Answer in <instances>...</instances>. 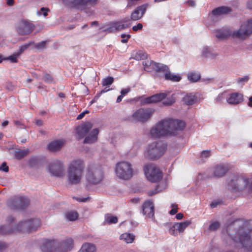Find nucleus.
Masks as SVG:
<instances>
[{
    "instance_id": "obj_46",
    "label": "nucleus",
    "mask_w": 252,
    "mask_h": 252,
    "mask_svg": "<svg viewBox=\"0 0 252 252\" xmlns=\"http://www.w3.org/2000/svg\"><path fill=\"white\" fill-rule=\"evenodd\" d=\"M171 207L172 208L170 211L169 213L171 215H174L176 214L178 212V205L176 204H172Z\"/></svg>"
},
{
    "instance_id": "obj_38",
    "label": "nucleus",
    "mask_w": 252,
    "mask_h": 252,
    "mask_svg": "<svg viewBox=\"0 0 252 252\" xmlns=\"http://www.w3.org/2000/svg\"><path fill=\"white\" fill-rule=\"evenodd\" d=\"M34 44V42L31 41L28 43H26L20 46L19 50L17 53L20 56L25 50L28 49L31 45Z\"/></svg>"
},
{
    "instance_id": "obj_8",
    "label": "nucleus",
    "mask_w": 252,
    "mask_h": 252,
    "mask_svg": "<svg viewBox=\"0 0 252 252\" xmlns=\"http://www.w3.org/2000/svg\"><path fill=\"white\" fill-rule=\"evenodd\" d=\"M115 172L120 179L127 180L133 176V169L131 164L126 161H121L117 163Z\"/></svg>"
},
{
    "instance_id": "obj_3",
    "label": "nucleus",
    "mask_w": 252,
    "mask_h": 252,
    "mask_svg": "<svg viewBox=\"0 0 252 252\" xmlns=\"http://www.w3.org/2000/svg\"><path fill=\"white\" fill-rule=\"evenodd\" d=\"M252 33V19L244 22L239 29L231 33L227 29H221L216 31V36L219 39H224L231 34L233 37L245 39Z\"/></svg>"
},
{
    "instance_id": "obj_22",
    "label": "nucleus",
    "mask_w": 252,
    "mask_h": 252,
    "mask_svg": "<svg viewBox=\"0 0 252 252\" xmlns=\"http://www.w3.org/2000/svg\"><path fill=\"white\" fill-rule=\"evenodd\" d=\"M228 171L227 165L223 164L217 165L214 167V175L216 177H221Z\"/></svg>"
},
{
    "instance_id": "obj_62",
    "label": "nucleus",
    "mask_w": 252,
    "mask_h": 252,
    "mask_svg": "<svg viewBox=\"0 0 252 252\" xmlns=\"http://www.w3.org/2000/svg\"><path fill=\"white\" fill-rule=\"evenodd\" d=\"M158 191L157 189H156L154 190L150 191L148 192V195L149 196H152L155 194H156Z\"/></svg>"
},
{
    "instance_id": "obj_51",
    "label": "nucleus",
    "mask_w": 252,
    "mask_h": 252,
    "mask_svg": "<svg viewBox=\"0 0 252 252\" xmlns=\"http://www.w3.org/2000/svg\"><path fill=\"white\" fill-rule=\"evenodd\" d=\"M222 202V201L220 200H214L211 203L210 206L211 208H214L216 207L218 205L221 204Z\"/></svg>"
},
{
    "instance_id": "obj_24",
    "label": "nucleus",
    "mask_w": 252,
    "mask_h": 252,
    "mask_svg": "<svg viewBox=\"0 0 252 252\" xmlns=\"http://www.w3.org/2000/svg\"><path fill=\"white\" fill-rule=\"evenodd\" d=\"M243 182V180L237 176H235L228 183V185L231 186L232 189L235 191H240L242 188L240 187V184Z\"/></svg>"
},
{
    "instance_id": "obj_40",
    "label": "nucleus",
    "mask_w": 252,
    "mask_h": 252,
    "mask_svg": "<svg viewBox=\"0 0 252 252\" xmlns=\"http://www.w3.org/2000/svg\"><path fill=\"white\" fill-rule=\"evenodd\" d=\"M109 27L107 28H106L103 30L104 32H107L109 33L115 32H116V29L115 26L114 22H111L109 24Z\"/></svg>"
},
{
    "instance_id": "obj_20",
    "label": "nucleus",
    "mask_w": 252,
    "mask_h": 252,
    "mask_svg": "<svg viewBox=\"0 0 252 252\" xmlns=\"http://www.w3.org/2000/svg\"><path fill=\"white\" fill-rule=\"evenodd\" d=\"M65 142L64 139H58L51 142L47 146V148L51 152H56L61 150Z\"/></svg>"
},
{
    "instance_id": "obj_48",
    "label": "nucleus",
    "mask_w": 252,
    "mask_h": 252,
    "mask_svg": "<svg viewBox=\"0 0 252 252\" xmlns=\"http://www.w3.org/2000/svg\"><path fill=\"white\" fill-rule=\"evenodd\" d=\"M158 70L166 73L169 71L168 67L166 65H161L158 67Z\"/></svg>"
},
{
    "instance_id": "obj_31",
    "label": "nucleus",
    "mask_w": 252,
    "mask_h": 252,
    "mask_svg": "<svg viewBox=\"0 0 252 252\" xmlns=\"http://www.w3.org/2000/svg\"><path fill=\"white\" fill-rule=\"evenodd\" d=\"M165 79L172 82H179L181 80V77L179 75L172 74L170 71L164 74Z\"/></svg>"
},
{
    "instance_id": "obj_52",
    "label": "nucleus",
    "mask_w": 252,
    "mask_h": 252,
    "mask_svg": "<svg viewBox=\"0 0 252 252\" xmlns=\"http://www.w3.org/2000/svg\"><path fill=\"white\" fill-rule=\"evenodd\" d=\"M169 233L174 236L177 235L178 231L176 230V228H174V224L169 229Z\"/></svg>"
},
{
    "instance_id": "obj_2",
    "label": "nucleus",
    "mask_w": 252,
    "mask_h": 252,
    "mask_svg": "<svg viewBox=\"0 0 252 252\" xmlns=\"http://www.w3.org/2000/svg\"><path fill=\"white\" fill-rule=\"evenodd\" d=\"M7 220L9 224L8 226L2 225L0 227V234L4 235L17 232L30 233L32 231H36L41 224L40 220L38 219H35L21 221L14 228H10V226L11 225V222L14 220V218L10 216L7 218Z\"/></svg>"
},
{
    "instance_id": "obj_41",
    "label": "nucleus",
    "mask_w": 252,
    "mask_h": 252,
    "mask_svg": "<svg viewBox=\"0 0 252 252\" xmlns=\"http://www.w3.org/2000/svg\"><path fill=\"white\" fill-rule=\"evenodd\" d=\"M114 82V78L112 77L109 76L104 78L102 81V85L103 86L111 85Z\"/></svg>"
},
{
    "instance_id": "obj_56",
    "label": "nucleus",
    "mask_w": 252,
    "mask_h": 252,
    "mask_svg": "<svg viewBox=\"0 0 252 252\" xmlns=\"http://www.w3.org/2000/svg\"><path fill=\"white\" fill-rule=\"evenodd\" d=\"M130 88H129L122 89L121 91V95L124 96L126 94H127L130 91Z\"/></svg>"
},
{
    "instance_id": "obj_44",
    "label": "nucleus",
    "mask_w": 252,
    "mask_h": 252,
    "mask_svg": "<svg viewBox=\"0 0 252 252\" xmlns=\"http://www.w3.org/2000/svg\"><path fill=\"white\" fill-rule=\"evenodd\" d=\"M211 156L210 150H203L201 152L200 154V158H207Z\"/></svg>"
},
{
    "instance_id": "obj_61",
    "label": "nucleus",
    "mask_w": 252,
    "mask_h": 252,
    "mask_svg": "<svg viewBox=\"0 0 252 252\" xmlns=\"http://www.w3.org/2000/svg\"><path fill=\"white\" fill-rule=\"evenodd\" d=\"M89 199H90V198L88 197H86V198H76V200L79 202H86L87 201H88V200H89Z\"/></svg>"
},
{
    "instance_id": "obj_57",
    "label": "nucleus",
    "mask_w": 252,
    "mask_h": 252,
    "mask_svg": "<svg viewBox=\"0 0 252 252\" xmlns=\"http://www.w3.org/2000/svg\"><path fill=\"white\" fill-rule=\"evenodd\" d=\"M40 11L43 12V14L44 16H47L48 15V12L49 11V9L47 8L42 7L40 9Z\"/></svg>"
},
{
    "instance_id": "obj_58",
    "label": "nucleus",
    "mask_w": 252,
    "mask_h": 252,
    "mask_svg": "<svg viewBox=\"0 0 252 252\" xmlns=\"http://www.w3.org/2000/svg\"><path fill=\"white\" fill-rule=\"evenodd\" d=\"M7 247V245L5 243L0 242V252H2Z\"/></svg>"
},
{
    "instance_id": "obj_42",
    "label": "nucleus",
    "mask_w": 252,
    "mask_h": 252,
    "mask_svg": "<svg viewBox=\"0 0 252 252\" xmlns=\"http://www.w3.org/2000/svg\"><path fill=\"white\" fill-rule=\"evenodd\" d=\"M38 162V158L35 157H31L29 160V164L31 167H33L36 165Z\"/></svg>"
},
{
    "instance_id": "obj_55",
    "label": "nucleus",
    "mask_w": 252,
    "mask_h": 252,
    "mask_svg": "<svg viewBox=\"0 0 252 252\" xmlns=\"http://www.w3.org/2000/svg\"><path fill=\"white\" fill-rule=\"evenodd\" d=\"M249 77L248 76H245L244 77L240 78L238 79L237 82L239 83H240L242 82H247L249 80Z\"/></svg>"
},
{
    "instance_id": "obj_25",
    "label": "nucleus",
    "mask_w": 252,
    "mask_h": 252,
    "mask_svg": "<svg viewBox=\"0 0 252 252\" xmlns=\"http://www.w3.org/2000/svg\"><path fill=\"white\" fill-rule=\"evenodd\" d=\"M99 133L98 128H94L93 129L87 136L84 141V143H92L95 142L97 140V135Z\"/></svg>"
},
{
    "instance_id": "obj_49",
    "label": "nucleus",
    "mask_w": 252,
    "mask_h": 252,
    "mask_svg": "<svg viewBox=\"0 0 252 252\" xmlns=\"http://www.w3.org/2000/svg\"><path fill=\"white\" fill-rule=\"evenodd\" d=\"M46 42L45 41H42L35 45V47L37 49H43L45 47Z\"/></svg>"
},
{
    "instance_id": "obj_18",
    "label": "nucleus",
    "mask_w": 252,
    "mask_h": 252,
    "mask_svg": "<svg viewBox=\"0 0 252 252\" xmlns=\"http://www.w3.org/2000/svg\"><path fill=\"white\" fill-rule=\"evenodd\" d=\"M226 102L231 105H237L243 101V95L238 92L232 93L228 95Z\"/></svg>"
},
{
    "instance_id": "obj_32",
    "label": "nucleus",
    "mask_w": 252,
    "mask_h": 252,
    "mask_svg": "<svg viewBox=\"0 0 252 252\" xmlns=\"http://www.w3.org/2000/svg\"><path fill=\"white\" fill-rule=\"evenodd\" d=\"M29 152L28 149L25 150L18 149L14 153V156L17 159H21L27 156Z\"/></svg>"
},
{
    "instance_id": "obj_36",
    "label": "nucleus",
    "mask_w": 252,
    "mask_h": 252,
    "mask_svg": "<svg viewBox=\"0 0 252 252\" xmlns=\"http://www.w3.org/2000/svg\"><path fill=\"white\" fill-rule=\"evenodd\" d=\"M65 217L68 220L74 221L77 219L78 214L75 211L68 212L65 214Z\"/></svg>"
},
{
    "instance_id": "obj_7",
    "label": "nucleus",
    "mask_w": 252,
    "mask_h": 252,
    "mask_svg": "<svg viewBox=\"0 0 252 252\" xmlns=\"http://www.w3.org/2000/svg\"><path fill=\"white\" fill-rule=\"evenodd\" d=\"M103 178V173L100 167L94 165H89L86 178L90 184L95 185L101 182Z\"/></svg>"
},
{
    "instance_id": "obj_33",
    "label": "nucleus",
    "mask_w": 252,
    "mask_h": 252,
    "mask_svg": "<svg viewBox=\"0 0 252 252\" xmlns=\"http://www.w3.org/2000/svg\"><path fill=\"white\" fill-rule=\"evenodd\" d=\"M118 218L111 214H107L105 215L104 222L107 224L116 223L118 222Z\"/></svg>"
},
{
    "instance_id": "obj_21",
    "label": "nucleus",
    "mask_w": 252,
    "mask_h": 252,
    "mask_svg": "<svg viewBox=\"0 0 252 252\" xmlns=\"http://www.w3.org/2000/svg\"><path fill=\"white\" fill-rule=\"evenodd\" d=\"M166 96V94L165 93H161L157 94L146 98L144 99V102L145 103L150 104L152 103L159 102L165 98Z\"/></svg>"
},
{
    "instance_id": "obj_30",
    "label": "nucleus",
    "mask_w": 252,
    "mask_h": 252,
    "mask_svg": "<svg viewBox=\"0 0 252 252\" xmlns=\"http://www.w3.org/2000/svg\"><path fill=\"white\" fill-rule=\"evenodd\" d=\"M120 239L126 243H131L135 239V236L129 233H125L121 235Z\"/></svg>"
},
{
    "instance_id": "obj_60",
    "label": "nucleus",
    "mask_w": 252,
    "mask_h": 252,
    "mask_svg": "<svg viewBox=\"0 0 252 252\" xmlns=\"http://www.w3.org/2000/svg\"><path fill=\"white\" fill-rule=\"evenodd\" d=\"M6 87L8 90L10 91H12L14 89V86L11 83H8Z\"/></svg>"
},
{
    "instance_id": "obj_16",
    "label": "nucleus",
    "mask_w": 252,
    "mask_h": 252,
    "mask_svg": "<svg viewBox=\"0 0 252 252\" xmlns=\"http://www.w3.org/2000/svg\"><path fill=\"white\" fill-rule=\"evenodd\" d=\"M92 127L93 124L89 122L79 125L76 128L77 138L80 139L84 138Z\"/></svg>"
},
{
    "instance_id": "obj_26",
    "label": "nucleus",
    "mask_w": 252,
    "mask_h": 252,
    "mask_svg": "<svg viewBox=\"0 0 252 252\" xmlns=\"http://www.w3.org/2000/svg\"><path fill=\"white\" fill-rule=\"evenodd\" d=\"M231 11V9L230 8L227 6H222L215 8L212 10V13L214 15L218 16L228 14Z\"/></svg>"
},
{
    "instance_id": "obj_11",
    "label": "nucleus",
    "mask_w": 252,
    "mask_h": 252,
    "mask_svg": "<svg viewBox=\"0 0 252 252\" xmlns=\"http://www.w3.org/2000/svg\"><path fill=\"white\" fill-rule=\"evenodd\" d=\"M97 1V0H63L65 4L82 10L94 6Z\"/></svg>"
},
{
    "instance_id": "obj_4",
    "label": "nucleus",
    "mask_w": 252,
    "mask_h": 252,
    "mask_svg": "<svg viewBox=\"0 0 252 252\" xmlns=\"http://www.w3.org/2000/svg\"><path fill=\"white\" fill-rule=\"evenodd\" d=\"M85 167V163L83 160L76 159L72 160L68 165L67 181L71 185L79 184L82 177Z\"/></svg>"
},
{
    "instance_id": "obj_13",
    "label": "nucleus",
    "mask_w": 252,
    "mask_h": 252,
    "mask_svg": "<svg viewBox=\"0 0 252 252\" xmlns=\"http://www.w3.org/2000/svg\"><path fill=\"white\" fill-rule=\"evenodd\" d=\"M154 112V110L151 108H140L132 114V117L136 122L144 123L150 119Z\"/></svg>"
},
{
    "instance_id": "obj_45",
    "label": "nucleus",
    "mask_w": 252,
    "mask_h": 252,
    "mask_svg": "<svg viewBox=\"0 0 252 252\" xmlns=\"http://www.w3.org/2000/svg\"><path fill=\"white\" fill-rule=\"evenodd\" d=\"M44 81L48 83H51L53 81V78L50 74L45 73L43 76Z\"/></svg>"
},
{
    "instance_id": "obj_34",
    "label": "nucleus",
    "mask_w": 252,
    "mask_h": 252,
    "mask_svg": "<svg viewBox=\"0 0 252 252\" xmlns=\"http://www.w3.org/2000/svg\"><path fill=\"white\" fill-rule=\"evenodd\" d=\"M200 74L195 72H190L188 74V79L191 82H196L200 80Z\"/></svg>"
},
{
    "instance_id": "obj_19",
    "label": "nucleus",
    "mask_w": 252,
    "mask_h": 252,
    "mask_svg": "<svg viewBox=\"0 0 252 252\" xmlns=\"http://www.w3.org/2000/svg\"><path fill=\"white\" fill-rule=\"evenodd\" d=\"M143 214L147 217L152 218L154 217V206L152 201L147 200L142 205Z\"/></svg>"
},
{
    "instance_id": "obj_27",
    "label": "nucleus",
    "mask_w": 252,
    "mask_h": 252,
    "mask_svg": "<svg viewBox=\"0 0 252 252\" xmlns=\"http://www.w3.org/2000/svg\"><path fill=\"white\" fill-rule=\"evenodd\" d=\"M191 224L190 220H186L185 221L180 223H176L174 224V228H176V230L179 233H182L185 229Z\"/></svg>"
},
{
    "instance_id": "obj_14",
    "label": "nucleus",
    "mask_w": 252,
    "mask_h": 252,
    "mask_svg": "<svg viewBox=\"0 0 252 252\" xmlns=\"http://www.w3.org/2000/svg\"><path fill=\"white\" fill-rule=\"evenodd\" d=\"M49 172L53 176L62 177L64 175V169L63 162L56 159L50 164L48 167Z\"/></svg>"
},
{
    "instance_id": "obj_10",
    "label": "nucleus",
    "mask_w": 252,
    "mask_h": 252,
    "mask_svg": "<svg viewBox=\"0 0 252 252\" xmlns=\"http://www.w3.org/2000/svg\"><path fill=\"white\" fill-rule=\"evenodd\" d=\"M144 172L147 180L153 183L160 181L163 177L162 171L153 165H146L144 168Z\"/></svg>"
},
{
    "instance_id": "obj_17",
    "label": "nucleus",
    "mask_w": 252,
    "mask_h": 252,
    "mask_svg": "<svg viewBox=\"0 0 252 252\" xmlns=\"http://www.w3.org/2000/svg\"><path fill=\"white\" fill-rule=\"evenodd\" d=\"M148 4H143L136 7L130 15V20L138 21L141 19L146 12Z\"/></svg>"
},
{
    "instance_id": "obj_64",
    "label": "nucleus",
    "mask_w": 252,
    "mask_h": 252,
    "mask_svg": "<svg viewBox=\"0 0 252 252\" xmlns=\"http://www.w3.org/2000/svg\"><path fill=\"white\" fill-rule=\"evenodd\" d=\"M247 6L249 9H252V0L248 1Z\"/></svg>"
},
{
    "instance_id": "obj_23",
    "label": "nucleus",
    "mask_w": 252,
    "mask_h": 252,
    "mask_svg": "<svg viewBox=\"0 0 252 252\" xmlns=\"http://www.w3.org/2000/svg\"><path fill=\"white\" fill-rule=\"evenodd\" d=\"M130 20L127 18L122 20L115 21V26L117 32L126 29L130 26L131 24L129 23Z\"/></svg>"
},
{
    "instance_id": "obj_37",
    "label": "nucleus",
    "mask_w": 252,
    "mask_h": 252,
    "mask_svg": "<svg viewBox=\"0 0 252 252\" xmlns=\"http://www.w3.org/2000/svg\"><path fill=\"white\" fill-rule=\"evenodd\" d=\"M20 55L17 52H15L13 55L4 58V60H9L12 63H17L18 62L17 58Z\"/></svg>"
},
{
    "instance_id": "obj_1",
    "label": "nucleus",
    "mask_w": 252,
    "mask_h": 252,
    "mask_svg": "<svg viewBox=\"0 0 252 252\" xmlns=\"http://www.w3.org/2000/svg\"><path fill=\"white\" fill-rule=\"evenodd\" d=\"M185 126V123L183 121L165 119L162 120L153 127L150 134L154 138L175 135L177 130H182Z\"/></svg>"
},
{
    "instance_id": "obj_63",
    "label": "nucleus",
    "mask_w": 252,
    "mask_h": 252,
    "mask_svg": "<svg viewBox=\"0 0 252 252\" xmlns=\"http://www.w3.org/2000/svg\"><path fill=\"white\" fill-rule=\"evenodd\" d=\"M184 217V215L182 213H178L177 214H176V218L177 219V220H181Z\"/></svg>"
},
{
    "instance_id": "obj_47",
    "label": "nucleus",
    "mask_w": 252,
    "mask_h": 252,
    "mask_svg": "<svg viewBox=\"0 0 252 252\" xmlns=\"http://www.w3.org/2000/svg\"><path fill=\"white\" fill-rule=\"evenodd\" d=\"M131 36L130 34H121V37L123 38L121 40V42L123 43H126L128 42V39L130 38Z\"/></svg>"
},
{
    "instance_id": "obj_9",
    "label": "nucleus",
    "mask_w": 252,
    "mask_h": 252,
    "mask_svg": "<svg viewBox=\"0 0 252 252\" xmlns=\"http://www.w3.org/2000/svg\"><path fill=\"white\" fill-rule=\"evenodd\" d=\"M251 233L252 230L250 229L245 230L244 229H240L238 230L237 234L238 238H237L235 236L233 240L241 244L242 247L248 251L251 252L252 251Z\"/></svg>"
},
{
    "instance_id": "obj_53",
    "label": "nucleus",
    "mask_w": 252,
    "mask_h": 252,
    "mask_svg": "<svg viewBox=\"0 0 252 252\" xmlns=\"http://www.w3.org/2000/svg\"><path fill=\"white\" fill-rule=\"evenodd\" d=\"M143 28V25L141 23H138L136 26H134L132 27V30L134 32H136L138 30H142Z\"/></svg>"
},
{
    "instance_id": "obj_59",
    "label": "nucleus",
    "mask_w": 252,
    "mask_h": 252,
    "mask_svg": "<svg viewBox=\"0 0 252 252\" xmlns=\"http://www.w3.org/2000/svg\"><path fill=\"white\" fill-rule=\"evenodd\" d=\"M88 113V111H86L85 112H83L81 113H80L79 115H78L77 117V120H80L82 119L85 116V114Z\"/></svg>"
},
{
    "instance_id": "obj_39",
    "label": "nucleus",
    "mask_w": 252,
    "mask_h": 252,
    "mask_svg": "<svg viewBox=\"0 0 252 252\" xmlns=\"http://www.w3.org/2000/svg\"><path fill=\"white\" fill-rule=\"evenodd\" d=\"M220 223L219 221H215L211 223L208 228L211 231H216L220 227Z\"/></svg>"
},
{
    "instance_id": "obj_28",
    "label": "nucleus",
    "mask_w": 252,
    "mask_h": 252,
    "mask_svg": "<svg viewBox=\"0 0 252 252\" xmlns=\"http://www.w3.org/2000/svg\"><path fill=\"white\" fill-rule=\"evenodd\" d=\"M197 100V97L192 94H187L183 98L184 102L188 105L193 104Z\"/></svg>"
},
{
    "instance_id": "obj_29",
    "label": "nucleus",
    "mask_w": 252,
    "mask_h": 252,
    "mask_svg": "<svg viewBox=\"0 0 252 252\" xmlns=\"http://www.w3.org/2000/svg\"><path fill=\"white\" fill-rule=\"evenodd\" d=\"M96 248L94 245L86 243L84 244L78 252H95Z\"/></svg>"
},
{
    "instance_id": "obj_50",
    "label": "nucleus",
    "mask_w": 252,
    "mask_h": 252,
    "mask_svg": "<svg viewBox=\"0 0 252 252\" xmlns=\"http://www.w3.org/2000/svg\"><path fill=\"white\" fill-rule=\"evenodd\" d=\"M0 170L7 172L9 171V167L5 162H3L0 166Z\"/></svg>"
},
{
    "instance_id": "obj_15",
    "label": "nucleus",
    "mask_w": 252,
    "mask_h": 252,
    "mask_svg": "<svg viewBox=\"0 0 252 252\" xmlns=\"http://www.w3.org/2000/svg\"><path fill=\"white\" fill-rule=\"evenodd\" d=\"M17 32L22 35L31 33L34 29V26L25 20H21L16 27Z\"/></svg>"
},
{
    "instance_id": "obj_5",
    "label": "nucleus",
    "mask_w": 252,
    "mask_h": 252,
    "mask_svg": "<svg viewBox=\"0 0 252 252\" xmlns=\"http://www.w3.org/2000/svg\"><path fill=\"white\" fill-rule=\"evenodd\" d=\"M73 246L74 241L71 238H66L61 243L55 240L45 239L41 246V250L43 252H66L70 251Z\"/></svg>"
},
{
    "instance_id": "obj_54",
    "label": "nucleus",
    "mask_w": 252,
    "mask_h": 252,
    "mask_svg": "<svg viewBox=\"0 0 252 252\" xmlns=\"http://www.w3.org/2000/svg\"><path fill=\"white\" fill-rule=\"evenodd\" d=\"M14 123L16 126H18V127H19L20 128H25V125L19 121H15L14 122Z\"/></svg>"
},
{
    "instance_id": "obj_12",
    "label": "nucleus",
    "mask_w": 252,
    "mask_h": 252,
    "mask_svg": "<svg viewBox=\"0 0 252 252\" xmlns=\"http://www.w3.org/2000/svg\"><path fill=\"white\" fill-rule=\"evenodd\" d=\"M29 203L30 200L28 198L21 196H16L8 200V205L12 209H23Z\"/></svg>"
},
{
    "instance_id": "obj_6",
    "label": "nucleus",
    "mask_w": 252,
    "mask_h": 252,
    "mask_svg": "<svg viewBox=\"0 0 252 252\" xmlns=\"http://www.w3.org/2000/svg\"><path fill=\"white\" fill-rule=\"evenodd\" d=\"M166 147L162 141L153 142L148 145L144 152V156L148 159H157L163 155Z\"/></svg>"
},
{
    "instance_id": "obj_43",
    "label": "nucleus",
    "mask_w": 252,
    "mask_h": 252,
    "mask_svg": "<svg viewBox=\"0 0 252 252\" xmlns=\"http://www.w3.org/2000/svg\"><path fill=\"white\" fill-rule=\"evenodd\" d=\"M175 102V99L173 97L167 98L163 101V104L165 105L170 106L172 105Z\"/></svg>"
},
{
    "instance_id": "obj_35",
    "label": "nucleus",
    "mask_w": 252,
    "mask_h": 252,
    "mask_svg": "<svg viewBox=\"0 0 252 252\" xmlns=\"http://www.w3.org/2000/svg\"><path fill=\"white\" fill-rule=\"evenodd\" d=\"M147 54L143 51H137L134 56V59L136 60H143L147 58Z\"/></svg>"
}]
</instances>
